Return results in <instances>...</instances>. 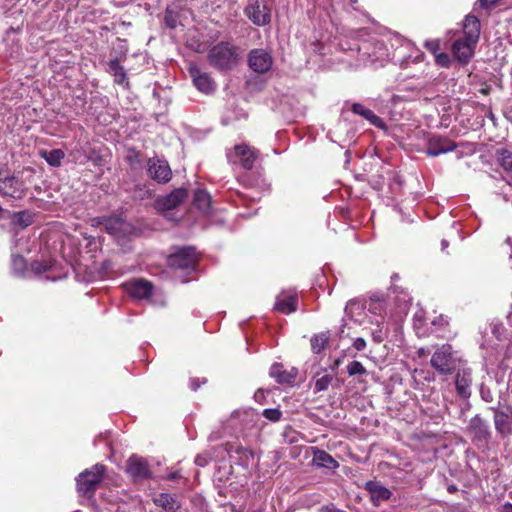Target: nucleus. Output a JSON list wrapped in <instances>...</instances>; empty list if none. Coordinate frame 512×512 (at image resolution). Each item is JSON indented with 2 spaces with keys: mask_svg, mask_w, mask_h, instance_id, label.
Instances as JSON below:
<instances>
[{
  "mask_svg": "<svg viewBox=\"0 0 512 512\" xmlns=\"http://www.w3.org/2000/svg\"><path fill=\"white\" fill-rule=\"evenodd\" d=\"M255 415L252 408L235 410L226 421L221 423L219 429L210 433L208 440L212 442L225 436H248L255 427Z\"/></svg>",
  "mask_w": 512,
  "mask_h": 512,
  "instance_id": "nucleus-1",
  "label": "nucleus"
},
{
  "mask_svg": "<svg viewBox=\"0 0 512 512\" xmlns=\"http://www.w3.org/2000/svg\"><path fill=\"white\" fill-rule=\"evenodd\" d=\"M207 58L213 68L219 71H228L238 64L239 54L233 44L222 41L211 47Z\"/></svg>",
  "mask_w": 512,
  "mask_h": 512,
  "instance_id": "nucleus-2",
  "label": "nucleus"
},
{
  "mask_svg": "<svg viewBox=\"0 0 512 512\" xmlns=\"http://www.w3.org/2000/svg\"><path fill=\"white\" fill-rule=\"evenodd\" d=\"M461 358L451 344L439 346L431 356V367L441 376H451L457 370Z\"/></svg>",
  "mask_w": 512,
  "mask_h": 512,
  "instance_id": "nucleus-3",
  "label": "nucleus"
},
{
  "mask_svg": "<svg viewBox=\"0 0 512 512\" xmlns=\"http://www.w3.org/2000/svg\"><path fill=\"white\" fill-rule=\"evenodd\" d=\"M106 472V466L100 463L81 472L76 478V486L79 494L83 496L93 495L102 482Z\"/></svg>",
  "mask_w": 512,
  "mask_h": 512,
  "instance_id": "nucleus-4",
  "label": "nucleus"
},
{
  "mask_svg": "<svg viewBox=\"0 0 512 512\" xmlns=\"http://www.w3.org/2000/svg\"><path fill=\"white\" fill-rule=\"evenodd\" d=\"M24 182L10 175L8 171H0V194L15 200L22 199L26 194Z\"/></svg>",
  "mask_w": 512,
  "mask_h": 512,
  "instance_id": "nucleus-5",
  "label": "nucleus"
},
{
  "mask_svg": "<svg viewBox=\"0 0 512 512\" xmlns=\"http://www.w3.org/2000/svg\"><path fill=\"white\" fill-rule=\"evenodd\" d=\"M197 255L192 247H184L173 253L168 258V265L175 270H182L187 273L195 270Z\"/></svg>",
  "mask_w": 512,
  "mask_h": 512,
  "instance_id": "nucleus-6",
  "label": "nucleus"
},
{
  "mask_svg": "<svg viewBox=\"0 0 512 512\" xmlns=\"http://www.w3.org/2000/svg\"><path fill=\"white\" fill-rule=\"evenodd\" d=\"M228 158L233 165L245 170H252L256 160L254 151L245 144L235 145L234 150L228 154Z\"/></svg>",
  "mask_w": 512,
  "mask_h": 512,
  "instance_id": "nucleus-7",
  "label": "nucleus"
},
{
  "mask_svg": "<svg viewBox=\"0 0 512 512\" xmlns=\"http://www.w3.org/2000/svg\"><path fill=\"white\" fill-rule=\"evenodd\" d=\"M298 306V293L293 290H284L277 295L273 309L281 314L289 315L296 312Z\"/></svg>",
  "mask_w": 512,
  "mask_h": 512,
  "instance_id": "nucleus-8",
  "label": "nucleus"
},
{
  "mask_svg": "<svg viewBox=\"0 0 512 512\" xmlns=\"http://www.w3.org/2000/svg\"><path fill=\"white\" fill-rule=\"evenodd\" d=\"M125 470L135 481L147 479L151 476V470L148 462L146 459L138 455H132L129 457L126 462Z\"/></svg>",
  "mask_w": 512,
  "mask_h": 512,
  "instance_id": "nucleus-9",
  "label": "nucleus"
},
{
  "mask_svg": "<svg viewBox=\"0 0 512 512\" xmlns=\"http://www.w3.org/2000/svg\"><path fill=\"white\" fill-rule=\"evenodd\" d=\"M457 148V144L446 136L434 135L427 141L426 153L430 157L451 152Z\"/></svg>",
  "mask_w": 512,
  "mask_h": 512,
  "instance_id": "nucleus-10",
  "label": "nucleus"
},
{
  "mask_svg": "<svg viewBox=\"0 0 512 512\" xmlns=\"http://www.w3.org/2000/svg\"><path fill=\"white\" fill-rule=\"evenodd\" d=\"M189 74L195 87L202 93L209 94L215 90V82L211 76L202 71L197 65L191 64L189 66Z\"/></svg>",
  "mask_w": 512,
  "mask_h": 512,
  "instance_id": "nucleus-11",
  "label": "nucleus"
},
{
  "mask_svg": "<svg viewBox=\"0 0 512 512\" xmlns=\"http://www.w3.org/2000/svg\"><path fill=\"white\" fill-rule=\"evenodd\" d=\"M233 449L234 446L228 442L219 446L210 447L196 456L195 464L200 467H205L212 460L223 459L225 454L230 453Z\"/></svg>",
  "mask_w": 512,
  "mask_h": 512,
  "instance_id": "nucleus-12",
  "label": "nucleus"
},
{
  "mask_svg": "<svg viewBox=\"0 0 512 512\" xmlns=\"http://www.w3.org/2000/svg\"><path fill=\"white\" fill-rule=\"evenodd\" d=\"M149 176L159 182L166 183L171 179V168L166 160L151 158L148 161Z\"/></svg>",
  "mask_w": 512,
  "mask_h": 512,
  "instance_id": "nucleus-13",
  "label": "nucleus"
},
{
  "mask_svg": "<svg viewBox=\"0 0 512 512\" xmlns=\"http://www.w3.org/2000/svg\"><path fill=\"white\" fill-rule=\"evenodd\" d=\"M476 44L477 43H471L466 39L459 38L453 42L451 52L460 64L466 65L470 62L475 53Z\"/></svg>",
  "mask_w": 512,
  "mask_h": 512,
  "instance_id": "nucleus-14",
  "label": "nucleus"
},
{
  "mask_svg": "<svg viewBox=\"0 0 512 512\" xmlns=\"http://www.w3.org/2000/svg\"><path fill=\"white\" fill-rule=\"evenodd\" d=\"M123 286L131 297L138 300L149 298L153 290V285L144 279H135L126 282Z\"/></svg>",
  "mask_w": 512,
  "mask_h": 512,
  "instance_id": "nucleus-15",
  "label": "nucleus"
},
{
  "mask_svg": "<svg viewBox=\"0 0 512 512\" xmlns=\"http://www.w3.org/2000/svg\"><path fill=\"white\" fill-rule=\"evenodd\" d=\"M187 190L183 188L175 189L170 194L156 200V208L160 211H170L175 209L187 198Z\"/></svg>",
  "mask_w": 512,
  "mask_h": 512,
  "instance_id": "nucleus-16",
  "label": "nucleus"
},
{
  "mask_svg": "<svg viewBox=\"0 0 512 512\" xmlns=\"http://www.w3.org/2000/svg\"><path fill=\"white\" fill-rule=\"evenodd\" d=\"M494 412V424L496 431L501 435H507L511 432L512 408L507 406L500 410L491 408Z\"/></svg>",
  "mask_w": 512,
  "mask_h": 512,
  "instance_id": "nucleus-17",
  "label": "nucleus"
},
{
  "mask_svg": "<svg viewBox=\"0 0 512 512\" xmlns=\"http://www.w3.org/2000/svg\"><path fill=\"white\" fill-rule=\"evenodd\" d=\"M472 373L468 368L458 369L455 377L456 392L460 398L468 399L471 396Z\"/></svg>",
  "mask_w": 512,
  "mask_h": 512,
  "instance_id": "nucleus-18",
  "label": "nucleus"
},
{
  "mask_svg": "<svg viewBox=\"0 0 512 512\" xmlns=\"http://www.w3.org/2000/svg\"><path fill=\"white\" fill-rule=\"evenodd\" d=\"M270 374L280 384L293 385L298 376V369L295 367L285 369L282 364L276 363L271 367Z\"/></svg>",
  "mask_w": 512,
  "mask_h": 512,
  "instance_id": "nucleus-19",
  "label": "nucleus"
},
{
  "mask_svg": "<svg viewBox=\"0 0 512 512\" xmlns=\"http://www.w3.org/2000/svg\"><path fill=\"white\" fill-rule=\"evenodd\" d=\"M365 489L369 492L375 506H379L381 502L389 500L392 496V492L388 488L376 481H368L365 484Z\"/></svg>",
  "mask_w": 512,
  "mask_h": 512,
  "instance_id": "nucleus-20",
  "label": "nucleus"
},
{
  "mask_svg": "<svg viewBox=\"0 0 512 512\" xmlns=\"http://www.w3.org/2000/svg\"><path fill=\"white\" fill-rule=\"evenodd\" d=\"M480 21L474 15H467L463 23V39L471 43H478L480 37Z\"/></svg>",
  "mask_w": 512,
  "mask_h": 512,
  "instance_id": "nucleus-21",
  "label": "nucleus"
},
{
  "mask_svg": "<svg viewBox=\"0 0 512 512\" xmlns=\"http://www.w3.org/2000/svg\"><path fill=\"white\" fill-rule=\"evenodd\" d=\"M469 430L474 435V438L479 441H487L491 435L489 425L479 415L471 418Z\"/></svg>",
  "mask_w": 512,
  "mask_h": 512,
  "instance_id": "nucleus-22",
  "label": "nucleus"
},
{
  "mask_svg": "<svg viewBox=\"0 0 512 512\" xmlns=\"http://www.w3.org/2000/svg\"><path fill=\"white\" fill-rule=\"evenodd\" d=\"M106 231L114 236L125 235L131 231V226L119 217H108L103 221Z\"/></svg>",
  "mask_w": 512,
  "mask_h": 512,
  "instance_id": "nucleus-23",
  "label": "nucleus"
},
{
  "mask_svg": "<svg viewBox=\"0 0 512 512\" xmlns=\"http://www.w3.org/2000/svg\"><path fill=\"white\" fill-rule=\"evenodd\" d=\"M351 109L355 114L360 115L364 117L366 120H368L370 124H372L373 126L382 130L387 129V125L384 122V120L381 117L377 116L372 110L366 108L362 104L354 103Z\"/></svg>",
  "mask_w": 512,
  "mask_h": 512,
  "instance_id": "nucleus-24",
  "label": "nucleus"
},
{
  "mask_svg": "<svg viewBox=\"0 0 512 512\" xmlns=\"http://www.w3.org/2000/svg\"><path fill=\"white\" fill-rule=\"evenodd\" d=\"M108 72L113 76L114 83L123 86L124 88L129 87V81L127 73L122 65H120L117 58L111 59L108 62Z\"/></svg>",
  "mask_w": 512,
  "mask_h": 512,
  "instance_id": "nucleus-25",
  "label": "nucleus"
},
{
  "mask_svg": "<svg viewBox=\"0 0 512 512\" xmlns=\"http://www.w3.org/2000/svg\"><path fill=\"white\" fill-rule=\"evenodd\" d=\"M153 502L156 506L162 508L163 512H176L180 508L177 497L169 493H160L154 497Z\"/></svg>",
  "mask_w": 512,
  "mask_h": 512,
  "instance_id": "nucleus-26",
  "label": "nucleus"
},
{
  "mask_svg": "<svg viewBox=\"0 0 512 512\" xmlns=\"http://www.w3.org/2000/svg\"><path fill=\"white\" fill-rule=\"evenodd\" d=\"M5 214H8V217L11 220V223L20 228H26L31 225L34 221V213L29 210H23L18 212L10 213L6 211Z\"/></svg>",
  "mask_w": 512,
  "mask_h": 512,
  "instance_id": "nucleus-27",
  "label": "nucleus"
},
{
  "mask_svg": "<svg viewBox=\"0 0 512 512\" xmlns=\"http://www.w3.org/2000/svg\"><path fill=\"white\" fill-rule=\"evenodd\" d=\"M495 157L498 165L512 176V151L506 148L497 149Z\"/></svg>",
  "mask_w": 512,
  "mask_h": 512,
  "instance_id": "nucleus-28",
  "label": "nucleus"
},
{
  "mask_svg": "<svg viewBox=\"0 0 512 512\" xmlns=\"http://www.w3.org/2000/svg\"><path fill=\"white\" fill-rule=\"evenodd\" d=\"M313 462L320 467L325 468H336L338 466L337 461L326 451L317 450L314 453Z\"/></svg>",
  "mask_w": 512,
  "mask_h": 512,
  "instance_id": "nucleus-29",
  "label": "nucleus"
},
{
  "mask_svg": "<svg viewBox=\"0 0 512 512\" xmlns=\"http://www.w3.org/2000/svg\"><path fill=\"white\" fill-rule=\"evenodd\" d=\"M194 205L202 212L208 213L211 208V197L205 190H197L194 194Z\"/></svg>",
  "mask_w": 512,
  "mask_h": 512,
  "instance_id": "nucleus-30",
  "label": "nucleus"
},
{
  "mask_svg": "<svg viewBox=\"0 0 512 512\" xmlns=\"http://www.w3.org/2000/svg\"><path fill=\"white\" fill-rule=\"evenodd\" d=\"M368 311L376 316H380L384 320L386 314V303L379 296H372L368 301Z\"/></svg>",
  "mask_w": 512,
  "mask_h": 512,
  "instance_id": "nucleus-31",
  "label": "nucleus"
},
{
  "mask_svg": "<svg viewBox=\"0 0 512 512\" xmlns=\"http://www.w3.org/2000/svg\"><path fill=\"white\" fill-rule=\"evenodd\" d=\"M40 155L52 167H59L65 157V153L61 149L44 150L40 152Z\"/></svg>",
  "mask_w": 512,
  "mask_h": 512,
  "instance_id": "nucleus-32",
  "label": "nucleus"
},
{
  "mask_svg": "<svg viewBox=\"0 0 512 512\" xmlns=\"http://www.w3.org/2000/svg\"><path fill=\"white\" fill-rule=\"evenodd\" d=\"M433 326L439 327L442 330V333L438 335L439 338L442 339H451L454 337V333L449 328V321L443 315H439L434 318L432 321Z\"/></svg>",
  "mask_w": 512,
  "mask_h": 512,
  "instance_id": "nucleus-33",
  "label": "nucleus"
},
{
  "mask_svg": "<svg viewBox=\"0 0 512 512\" xmlns=\"http://www.w3.org/2000/svg\"><path fill=\"white\" fill-rule=\"evenodd\" d=\"M333 381V376L330 374H323L320 376L319 373H317L314 376V392H323L326 391L329 386L331 385Z\"/></svg>",
  "mask_w": 512,
  "mask_h": 512,
  "instance_id": "nucleus-34",
  "label": "nucleus"
},
{
  "mask_svg": "<svg viewBox=\"0 0 512 512\" xmlns=\"http://www.w3.org/2000/svg\"><path fill=\"white\" fill-rule=\"evenodd\" d=\"M328 342L329 337L326 333L316 334L310 340L311 349L315 354H319L326 348Z\"/></svg>",
  "mask_w": 512,
  "mask_h": 512,
  "instance_id": "nucleus-35",
  "label": "nucleus"
},
{
  "mask_svg": "<svg viewBox=\"0 0 512 512\" xmlns=\"http://www.w3.org/2000/svg\"><path fill=\"white\" fill-rule=\"evenodd\" d=\"M12 271L17 276H24L27 271L26 260L20 254H12Z\"/></svg>",
  "mask_w": 512,
  "mask_h": 512,
  "instance_id": "nucleus-36",
  "label": "nucleus"
},
{
  "mask_svg": "<svg viewBox=\"0 0 512 512\" xmlns=\"http://www.w3.org/2000/svg\"><path fill=\"white\" fill-rule=\"evenodd\" d=\"M273 64V58L267 51L258 53V74L265 73L270 70Z\"/></svg>",
  "mask_w": 512,
  "mask_h": 512,
  "instance_id": "nucleus-37",
  "label": "nucleus"
},
{
  "mask_svg": "<svg viewBox=\"0 0 512 512\" xmlns=\"http://www.w3.org/2000/svg\"><path fill=\"white\" fill-rule=\"evenodd\" d=\"M347 372L349 376H356V375H365L367 374L366 368L363 366V364L359 361H351L347 365Z\"/></svg>",
  "mask_w": 512,
  "mask_h": 512,
  "instance_id": "nucleus-38",
  "label": "nucleus"
},
{
  "mask_svg": "<svg viewBox=\"0 0 512 512\" xmlns=\"http://www.w3.org/2000/svg\"><path fill=\"white\" fill-rule=\"evenodd\" d=\"M262 415L269 421L278 422L282 417V412L278 408L265 409Z\"/></svg>",
  "mask_w": 512,
  "mask_h": 512,
  "instance_id": "nucleus-39",
  "label": "nucleus"
},
{
  "mask_svg": "<svg viewBox=\"0 0 512 512\" xmlns=\"http://www.w3.org/2000/svg\"><path fill=\"white\" fill-rule=\"evenodd\" d=\"M424 47L430 52L434 57L440 53L441 50V42L439 39L428 40L424 43Z\"/></svg>",
  "mask_w": 512,
  "mask_h": 512,
  "instance_id": "nucleus-40",
  "label": "nucleus"
},
{
  "mask_svg": "<svg viewBox=\"0 0 512 512\" xmlns=\"http://www.w3.org/2000/svg\"><path fill=\"white\" fill-rule=\"evenodd\" d=\"M30 268L35 275H42L50 269V266L47 263L34 261L31 263Z\"/></svg>",
  "mask_w": 512,
  "mask_h": 512,
  "instance_id": "nucleus-41",
  "label": "nucleus"
},
{
  "mask_svg": "<svg viewBox=\"0 0 512 512\" xmlns=\"http://www.w3.org/2000/svg\"><path fill=\"white\" fill-rule=\"evenodd\" d=\"M435 63L443 68H449L451 65L450 56L445 52H440L434 57Z\"/></svg>",
  "mask_w": 512,
  "mask_h": 512,
  "instance_id": "nucleus-42",
  "label": "nucleus"
},
{
  "mask_svg": "<svg viewBox=\"0 0 512 512\" xmlns=\"http://www.w3.org/2000/svg\"><path fill=\"white\" fill-rule=\"evenodd\" d=\"M386 331L384 330L383 326H380L378 324L377 328L374 329L371 333L372 335V339L374 340V342L376 343H381L384 341V339L386 338Z\"/></svg>",
  "mask_w": 512,
  "mask_h": 512,
  "instance_id": "nucleus-43",
  "label": "nucleus"
},
{
  "mask_svg": "<svg viewBox=\"0 0 512 512\" xmlns=\"http://www.w3.org/2000/svg\"><path fill=\"white\" fill-rule=\"evenodd\" d=\"M245 13L247 15V17L254 23L256 24V7L253 6L252 4L248 5L245 9Z\"/></svg>",
  "mask_w": 512,
  "mask_h": 512,
  "instance_id": "nucleus-44",
  "label": "nucleus"
},
{
  "mask_svg": "<svg viewBox=\"0 0 512 512\" xmlns=\"http://www.w3.org/2000/svg\"><path fill=\"white\" fill-rule=\"evenodd\" d=\"M248 65L252 71L256 72V50L255 49H253L249 52Z\"/></svg>",
  "mask_w": 512,
  "mask_h": 512,
  "instance_id": "nucleus-45",
  "label": "nucleus"
},
{
  "mask_svg": "<svg viewBox=\"0 0 512 512\" xmlns=\"http://www.w3.org/2000/svg\"><path fill=\"white\" fill-rule=\"evenodd\" d=\"M353 347L357 350V351H362L366 348V341L364 338H356L353 342Z\"/></svg>",
  "mask_w": 512,
  "mask_h": 512,
  "instance_id": "nucleus-46",
  "label": "nucleus"
},
{
  "mask_svg": "<svg viewBox=\"0 0 512 512\" xmlns=\"http://www.w3.org/2000/svg\"><path fill=\"white\" fill-rule=\"evenodd\" d=\"M270 22V14L264 13L261 15V18L258 16V26L259 25H265Z\"/></svg>",
  "mask_w": 512,
  "mask_h": 512,
  "instance_id": "nucleus-47",
  "label": "nucleus"
},
{
  "mask_svg": "<svg viewBox=\"0 0 512 512\" xmlns=\"http://www.w3.org/2000/svg\"><path fill=\"white\" fill-rule=\"evenodd\" d=\"M204 383H205V379L202 382H200V380L198 378L192 379L190 381V387L192 390L195 391L201 386V384H204Z\"/></svg>",
  "mask_w": 512,
  "mask_h": 512,
  "instance_id": "nucleus-48",
  "label": "nucleus"
},
{
  "mask_svg": "<svg viewBox=\"0 0 512 512\" xmlns=\"http://www.w3.org/2000/svg\"><path fill=\"white\" fill-rule=\"evenodd\" d=\"M165 22H166L167 26L170 28H175V26H176L175 20L172 19L168 14H166V16H165Z\"/></svg>",
  "mask_w": 512,
  "mask_h": 512,
  "instance_id": "nucleus-49",
  "label": "nucleus"
},
{
  "mask_svg": "<svg viewBox=\"0 0 512 512\" xmlns=\"http://www.w3.org/2000/svg\"><path fill=\"white\" fill-rule=\"evenodd\" d=\"M241 329H242L243 333L245 334L246 343H247V346H248L247 349L249 350L250 349L249 347L251 345L252 339L248 336V333L245 330L244 324H241Z\"/></svg>",
  "mask_w": 512,
  "mask_h": 512,
  "instance_id": "nucleus-50",
  "label": "nucleus"
},
{
  "mask_svg": "<svg viewBox=\"0 0 512 512\" xmlns=\"http://www.w3.org/2000/svg\"><path fill=\"white\" fill-rule=\"evenodd\" d=\"M501 512H512V504L505 503L504 505H502Z\"/></svg>",
  "mask_w": 512,
  "mask_h": 512,
  "instance_id": "nucleus-51",
  "label": "nucleus"
},
{
  "mask_svg": "<svg viewBox=\"0 0 512 512\" xmlns=\"http://www.w3.org/2000/svg\"><path fill=\"white\" fill-rule=\"evenodd\" d=\"M179 477V472H172L170 474H168L167 478L169 480H175Z\"/></svg>",
  "mask_w": 512,
  "mask_h": 512,
  "instance_id": "nucleus-52",
  "label": "nucleus"
},
{
  "mask_svg": "<svg viewBox=\"0 0 512 512\" xmlns=\"http://www.w3.org/2000/svg\"><path fill=\"white\" fill-rule=\"evenodd\" d=\"M399 279H400V276H399V274H397V273H394V274L391 276V280H392V282H393V283H395V282H396L397 280H399Z\"/></svg>",
  "mask_w": 512,
  "mask_h": 512,
  "instance_id": "nucleus-53",
  "label": "nucleus"
},
{
  "mask_svg": "<svg viewBox=\"0 0 512 512\" xmlns=\"http://www.w3.org/2000/svg\"><path fill=\"white\" fill-rule=\"evenodd\" d=\"M5 213H6V210H4L1 206H0V219L4 218L5 217Z\"/></svg>",
  "mask_w": 512,
  "mask_h": 512,
  "instance_id": "nucleus-54",
  "label": "nucleus"
},
{
  "mask_svg": "<svg viewBox=\"0 0 512 512\" xmlns=\"http://www.w3.org/2000/svg\"><path fill=\"white\" fill-rule=\"evenodd\" d=\"M488 91H489V89H482V90H481V92H482L483 94H487V93H488Z\"/></svg>",
  "mask_w": 512,
  "mask_h": 512,
  "instance_id": "nucleus-55",
  "label": "nucleus"
},
{
  "mask_svg": "<svg viewBox=\"0 0 512 512\" xmlns=\"http://www.w3.org/2000/svg\"><path fill=\"white\" fill-rule=\"evenodd\" d=\"M424 354H425V353H424V350H423V349H420V350H419V355L421 356V355H424Z\"/></svg>",
  "mask_w": 512,
  "mask_h": 512,
  "instance_id": "nucleus-56",
  "label": "nucleus"
},
{
  "mask_svg": "<svg viewBox=\"0 0 512 512\" xmlns=\"http://www.w3.org/2000/svg\"><path fill=\"white\" fill-rule=\"evenodd\" d=\"M451 490H456V487L448 488V491H451Z\"/></svg>",
  "mask_w": 512,
  "mask_h": 512,
  "instance_id": "nucleus-57",
  "label": "nucleus"
},
{
  "mask_svg": "<svg viewBox=\"0 0 512 512\" xmlns=\"http://www.w3.org/2000/svg\"><path fill=\"white\" fill-rule=\"evenodd\" d=\"M451 490H456V487L448 488V491H451Z\"/></svg>",
  "mask_w": 512,
  "mask_h": 512,
  "instance_id": "nucleus-58",
  "label": "nucleus"
},
{
  "mask_svg": "<svg viewBox=\"0 0 512 512\" xmlns=\"http://www.w3.org/2000/svg\"><path fill=\"white\" fill-rule=\"evenodd\" d=\"M451 490H456V487L448 488V491H451Z\"/></svg>",
  "mask_w": 512,
  "mask_h": 512,
  "instance_id": "nucleus-59",
  "label": "nucleus"
},
{
  "mask_svg": "<svg viewBox=\"0 0 512 512\" xmlns=\"http://www.w3.org/2000/svg\"><path fill=\"white\" fill-rule=\"evenodd\" d=\"M339 363H340V361H339V360H336V361H335V365H336V366H338V365H339Z\"/></svg>",
  "mask_w": 512,
  "mask_h": 512,
  "instance_id": "nucleus-60",
  "label": "nucleus"
},
{
  "mask_svg": "<svg viewBox=\"0 0 512 512\" xmlns=\"http://www.w3.org/2000/svg\"><path fill=\"white\" fill-rule=\"evenodd\" d=\"M222 122H223V124H225V125L227 124V122H226V120H225V119H222Z\"/></svg>",
  "mask_w": 512,
  "mask_h": 512,
  "instance_id": "nucleus-61",
  "label": "nucleus"
}]
</instances>
